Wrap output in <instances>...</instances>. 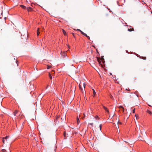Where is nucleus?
Segmentation results:
<instances>
[{
	"instance_id": "obj_1",
	"label": "nucleus",
	"mask_w": 152,
	"mask_h": 152,
	"mask_svg": "<svg viewBox=\"0 0 152 152\" xmlns=\"http://www.w3.org/2000/svg\"><path fill=\"white\" fill-rule=\"evenodd\" d=\"M79 86L80 89V90L81 91H82V93H84L85 92V91L84 90V91L83 90V89H82V85H81V83H80L79 84Z\"/></svg>"
},
{
	"instance_id": "obj_2",
	"label": "nucleus",
	"mask_w": 152,
	"mask_h": 152,
	"mask_svg": "<svg viewBox=\"0 0 152 152\" xmlns=\"http://www.w3.org/2000/svg\"><path fill=\"white\" fill-rule=\"evenodd\" d=\"M9 137L8 136H7L3 138V142L4 143V141H5L4 139L7 140V139Z\"/></svg>"
},
{
	"instance_id": "obj_3",
	"label": "nucleus",
	"mask_w": 152,
	"mask_h": 152,
	"mask_svg": "<svg viewBox=\"0 0 152 152\" xmlns=\"http://www.w3.org/2000/svg\"><path fill=\"white\" fill-rule=\"evenodd\" d=\"M103 108L108 113H109V111L106 107L104 106H103Z\"/></svg>"
},
{
	"instance_id": "obj_4",
	"label": "nucleus",
	"mask_w": 152,
	"mask_h": 152,
	"mask_svg": "<svg viewBox=\"0 0 152 152\" xmlns=\"http://www.w3.org/2000/svg\"><path fill=\"white\" fill-rule=\"evenodd\" d=\"M104 59L103 58H102L101 60ZM97 60L99 62V64L101 63V59H100V58H97Z\"/></svg>"
},
{
	"instance_id": "obj_5",
	"label": "nucleus",
	"mask_w": 152,
	"mask_h": 152,
	"mask_svg": "<svg viewBox=\"0 0 152 152\" xmlns=\"http://www.w3.org/2000/svg\"><path fill=\"white\" fill-rule=\"evenodd\" d=\"M62 31L63 33V34H64V35H66L67 34H66V32L65 31V30H64L63 29H62Z\"/></svg>"
},
{
	"instance_id": "obj_6",
	"label": "nucleus",
	"mask_w": 152,
	"mask_h": 152,
	"mask_svg": "<svg viewBox=\"0 0 152 152\" xmlns=\"http://www.w3.org/2000/svg\"><path fill=\"white\" fill-rule=\"evenodd\" d=\"M77 124H79L80 123V120L78 117L77 118Z\"/></svg>"
},
{
	"instance_id": "obj_7",
	"label": "nucleus",
	"mask_w": 152,
	"mask_h": 152,
	"mask_svg": "<svg viewBox=\"0 0 152 152\" xmlns=\"http://www.w3.org/2000/svg\"><path fill=\"white\" fill-rule=\"evenodd\" d=\"M20 6L23 9H25L26 8V7L23 5H20Z\"/></svg>"
},
{
	"instance_id": "obj_8",
	"label": "nucleus",
	"mask_w": 152,
	"mask_h": 152,
	"mask_svg": "<svg viewBox=\"0 0 152 152\" xmlns=\"http://www.w3.org/2000/svg\"><path fill=\"white\" fill-rule=\"evenodd\" d=\"M119 108L121 110V109H123V112H124V109L123 107H122V106H120L119 107Z\"/></svg>"
},
{
	"instance_id": "obj_9",
	"label": "nucleus",
	"mask_w": 152,
	"mask_h": 152,
	"mask_svg": "<svg viewBox=\"0 0 152 152\" xmlns=\"http://www.w3.org/2000/svg\"><path fill=\"white\" fill-rule=\"evenodd\" d=\"M27 10L28 11H30L32 10V8L31 7H29L27 8Z\"/></svg>"
},
{
	"instance_id": "obj_10",
	"label": "nucleus",
	"mask_w": 152,
	"mask_h": 152,
	"mask_svg": "<svg viewBox=\"0 0 152 152\" xmlns=\"http://www.w3.org/2000/svg\"><path fill=\"white\" fill-rule=\"evenodd\" d=\"M128 30L129 31H134V29L133 28H132L130 29H128Z\"/></svg>"
},
{
	"instance_id": "obj_11",
	"label": "nucleus",
	"mask_w": 152,
	"mask_h": 152,
	"mask_svg": "<svg viewBox=\"0 0 152 152\" xmlns=\"http://www.w3.org/2000/svg\"><path fill=\"white\" fill-rule=\"evenodd\" d=\"M18 112V110H16L14 112V114L15 116L16 115V114Z\"/></svg>"
},
{
	"instance_id": "obj_12",
	"label": "nucleus",
	"mask_w": 152,
	"mask_h": 152,
	"mask_svg": "<svg viewBox=\"0 0 152 152\" xmlns=\"http://www.w3.org/2000/svg\"><path fill=\"white\" fill-rule=\"evenodd\" d=\"M37 36H38L39 34V28H38V29L37 30Z\"/></svg>"
},
{
	"instance_id": "obj_13",
	"label": "nucleus",
	"mask_w": 152,
	"mask_h": 152,
	"mask_svg": "<svg viewBox=\"0 0 152 152\" xmlns=\"http://www.w3.org/2000/svg\"><path fill=\"white\" fill-rule=\"evenodd\" d=\"M49 76L50 79H52V77L50 72L49 73Z\"/></svg>"
},
{
	"instance_id": "obj_14",
	"label": "nucleus",
	"mask_w": 152,
	"mask_h": 152,
	"mask_svg": "<svg viewBox=\"0 0 152 152\" xmlns=\"http://www.w3.org/2000/svg\"><path fill=\"white\" fill-rule=\"evenodd\" d=\"M93 94H94V96L95 95V94H96V92L95 91V90L94 89H93Z\"/></svg>"
},
{
	"instance_id": "obj_15",
	"label": "nucleus",
	"mask_w": 152,
	"mask_h": 152,
	"mask_svg": "<svg viewBox=\"0 0 152 152\" xmlns=\"http://www.w3.org/2000/svg\"><path fill=\"white\" fill-rule=\"evenodd\" d=\"M147 112H148V113H149V114H152V112L151 111H150L149 110H148Z\"/></svg>"
},
{
	"instance_id": "obj_16",
	"label": "nucleus",
	"mask_w": 152,
	"mask_h": 152,
	"mask_svg": "<svg viewBox=\"0 0 152 152\" xmlns=\"http://www.w3.org/2000/svg\"><path fill=\"white\" fill-rule=\"evenodd\" d=\"M51 73L52 74H53L55 73L54 71V70H52L51 72Z\"/></svg>"
},
{
	"instance_id": "obj_17",
	"label": "nucleus",
	"mask_w": 152,
	"mask_h": 152,
	"mask_svg": "<svg viewBox=\"0 0 152 152\" xmlns=\"http://www.w3.org/2000/svg\"><path fill=\"white\" fill-rule=\"evenodd\" d=\"M135 116H136V118L137 119L138 118H139V117H138V115H135Z\"/></svg>"
},
{
	"instance_id": "obj_18",
	"label": "nucleus",
	"mask_w": 152,
	"mask_h": 152,
	"mask_svg": "<svg viewBox=\"0 0 152 152\" xmlns=\"http://www.w3.org/2000/svg\"><path fill=\"white\" fill-rule=\"evenodd\" d=\"M99 128H100V130L101 131V128H102V124H101L100 125H99Z\"/></svg>"
},
{
	"instance_id": "obj_19",
	"label": "nucleus",
	"mask_w": 152,
	"mask_h": 152,
	"mask_svg": "<svg viewBox=\"0 0 152 152\" xmlns=\"http://www.w3.org/2000/svg\"><path fill=\"white\" fill-rule=\"evenodd\" d=\"M83 87L84 88H85V87L86 85V84L85 83H83Z\"/></svg>"
},
{
	"instance_id": "obj_20",
	"label": "nucleus",
	"mask_w": 152,
	"mask_h": 152,
	"mask_svg": "<svg viewBox=\"0 0 152 152\" xmlns=\"http://www.w3.org/2000/svg\"><path fill=\"white\" fill-rule=\"evenodd\" d=\"M83 35H84L85 36H86V37H87V36H88L85 33H84V34H83Z\"/></svg>"
},
{
	"instance_id": "obj_21",
	"label": "nucleus",
	"mask_w": 152,
	"mask_h": 152,
	"mask_svg": "<svg viewBox=\"0 0 152 152\" xmlns=\"http://www.w3.org/2000/svg\"><path fill=\"white\" fill-rule=\"evenodd\" d=\"M119 119H118V124H121V123L120 122H119Z\"/></svg>"
},
{
	"instance_id": "obj_22",
	"label": "nucleus",
	"mask_w": 152,
	"mask_h": 152,
	"mask_svg": "<svg viewBox=\"0 0 152 152\" xmlns=\"http://www.w3.org/2000/svg\"><path fill=\"white\" fill-rule=\"evenodd\" d=\"M50 67H51L50 66H48L47 68H48V69H49L50 68Z\"/></svg>"
},
{
	"instance_id": "obj_23",
	"label": "nucleus",
	"mask_w": 152,
	"mask_h": 152,
	"mask_svg": "<svg viewBox=\"0 0 152 152\" xmlns=\"http://www.w3.org/2000/svg\"><path fill=\"white\" fill-rule=\"evenodd\" d=\"M80 32L81 33V34H84V32H83L82 31H81H81H80Z\"/></svg>"
},
{
	"instance_id": "obj_24",
	"label": "nucleus",
	"mask_w": 152,
	"mask_h": 152,
	"mask_svg": "<svg viewBox=\"0 0 152 152\" xmlns=\"http://www.w3.org/2000/svg\"><path fill=\"white\" fill-rule=\"evenodd\" d=\"M135 109H134L133 110V113H135Z\"/></svg>"
},
{
	"instance_id": "obj_25",
	"label": "nucleus",
	"mask_w": 152,
	"mask_h": 152,
	"mask_svg": "<svg viewBox=\"0 0 152 152\" xmlns=\"http://www.w3.org/2000/svg\"><path fill=\"white\" fill-rule=\"evenodd\" d=\"M95 118H98V119H99V118L98 117V116H96V117H95Z\"/></svg>"
},
{
	"instance_id": "obj_26",
	"label": "nucleus",
	"mask_w": 152,
	"mask_h": 152,
	"mask_svg": "<svg viewBox=\"0 0 152 152\" xmlns=\"http://www.w3.org/2000/svg\"><path fill=\"white\" fill-rule=\"evenodd\" d=\"M90 124L92 126H93V123H90Z\"/></svg>"
},
{
	"instance_id": "obj_27",
	"label": "nucleus",
	"mask_w": 152,
	"mask_h": 152,
	"mask_svg": "<svg viewBox=\"0 0 152 152\" xmlns=\"http://www.w3.org/2000/svg\"><path fill=\"white\" fill-rule=\"evenodd\" d=\"M77 31H81V30H80V29H77Z\"/></svg>"
},
{
	"instance_id": "obj_28",
	"label": "nucleus",
	"mask_w": 152,
	"mask_h": 152,
	"mask_svg": "<svg viewBox=\"0 0 152 152\" xmlns=\"http://www.w3.org/2000/svg\"><path fill=\"white\" fill-rule=\"evenodd\" d=\"M87 37L89 39H90V38L89 36H87Z\"/></svg>"
},
{
	"instance_id": "obj_29",
	"label": "nucleus",
	"mask_w": 152,
	"mask_h": 152,
	"mask_svg": "<svg viewBox=\"0 0 152 152\" xmlns=\"http://www.w3.org/2000/svg\"><path fill=\"white\" fill-rule=\"evenodd\" d=\"M17 62H18V61L16 60V63L17 64V66H18V64Z\"/></svg>"
},
{
	"instance_id": "obj_30",
	"label": "nucleus",
	"mask_w": 152,
	"mask_h": 152,
	"mask_svg": "<svg viewBox=\"0 0 152 152\" xmlns=\"http://www.w3.org/2000/svg\"><path fill=\"white\" fill-rule=\"evenodd\" d=\"M44 152H50L49 151H44Z\"/></svg>"
},
{
	"instance_id": "obj_31",
	"label": "nucleus",
	"mask_w": 152,
	"mask_h": 152,
	"mask_svg": "<svg viewBox=\"0 0 152 152\" xmlns=\"http://www.w3.org/2000/svg\"><path fill=\"white\" fill-rule=\"evenodd\" d=\"M72 34L73 36L75 37L74 34L73 33H72Z\"/></svg>"
},
{
	"instance_id": "obj_32",
	"label": "nucleus",
	"mask_w": 152,
	"mask_h": 152,
	"mask_svg": "<svg viewBox=\"0 0 152 152\" xmlns=\"http://www.w3.org/2000/svg\"><path fill=\"white\" fill-rule=\"evenodd\" d=\"M59 118V117H58V116H57V119H58V118Z\"/></svg>"
},
{
	"instance_id": "obj_33",
	"label": "nucleus",
	"mask_w": 152,
	"mask_h": 152,
	"mask_svg": "<svg viewBox=\"0 0 152 152\" xmlns=\"http://www.w3.org/2000/svg\"><path fill=\"white\" fill-rule=\"evenodd\" d=\"M56 142V141L55 140H54V143H55Z\"/></svg>"
},
{
	"instance_id": "obj_34",
	"label": "nucleus",
	"mask_w": 152,
	"mask_h": 152,
	"mask_svg": "<svg viewBox=\"0 0 152 152\" xmlns=\"http://www.w3.org/2000/svg\"><path fill=\"white\" fill-rule=\"evenodd\" d=\"M64 137L65 136V134H64Z\"/></svg>"
},
{
	"instance_id": "obj_35",
	"label": "nucleus",
	"mask_w": 152,
	"mask_h": 152,
	"mask_svg": "<svg viewBox=\"0 0 152 152\" xmlns=\"http://www.w3.org/2000/svg\"><path fill=\"white\" fill-rule=\"evenodd\" d=\"M40 138H42L41 137H40ZM41 140H42V139H41Z\"/></svg>"
},
{
	"instance_id": "obj_36",
	"label": "nucleus",
	"mask_w": 152,
	"mask_h": 152,
	"mask_svg": "<svg viewBox=\"0 0 152 152\" xmlns=\"http://www.w3.org/2000/svg\"><path fill=\"white\" fill-rule=\"evenodd\" d=\"M61 119H63V118H61Z\"/></svg>"
},
{
	"instance_id": "obj_37",
	"label": "nucleus",
	"mask_w": 152,
	"mask_h": 152,
	"mask_svg": "<svg viewBox=\"0 0 152 152\" xmlns=\"http://www.w3.org/2000/svg\"><path fill=\"white\" fill-rule=\"evenodd\" d=\"M61 119H63V118H61Z\"/></svg>"
},
{
	"instance_id": "obj_38",
	"label": "nucleus",
	"mask_w": 152,
	"mask_h": 152,
	"mask_svg": "<svg viewBox=\"0 0 152 152\" xmlns=\"http://www.w3.org/2000/svg\"><path fill=\"white\" fill-rule=\"evenodd\" d=\"M42 139L44 140V139L42 137Z\"/></svg>"
},
{
	"instance_id": "obj_39",
	"label": "nucleus",
	"mask_w": 152,
	"mask_h": 152,
	"mask_svg": "<svg viewBox=\"0 0 152 152\" xmlns=\"http://www.w3.org/2000/svg\"><path fill=\"white\" fill-rule=\"evenodd\" d=\"M151 147H152V144H151Z\"/></svg>"
}]
</instances>
